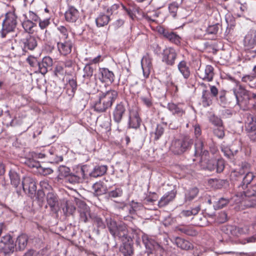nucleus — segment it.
<instances>
[{
	"mask_svg": "<svg viewBox=\"0 0 256 256\" xmlns=\"http://www.w3.org/2000/svg\"><path fill=\"white\" fill-rule=\"evenodd\" d=\"M244 44V48L246 50L252 49L256 46V30H250L246 35Z\"/></svg>",
	"mask_w": 256,
	"mask_h": 256,
	"instance_id": "nucleus-18",
	"label": "nucleus"
},
{
	"mask_svg": "<svg viewBox=\"0 0 256 256\" xmlns=\"http://www.w3.org/2000/svg\"><path fill=\"white\" fill-rule=\"evenodd\" d=\"M94 224L96 225L98 228L104 229L106 228V224L102 218L99 216H96L92 218Z\"/></svg>",
	"mask_w": 256,
	"mask_h": 256,
	"instance_id": "nucleus-49",
	"label": "nucleus"
},
{
	"mask_svg": "<svg viewBox=\"0 0 256 256\" xmlns=\"http://www.w3.org/2000/svg\"><path fill=\"white\" fill-rule=\"evenodd\" d=\"M237 200H234L235 203H240L244 208H256V198H250V196H245L242 192H238L236 194Z\"/></svg>",
	"mask_w": 256,
	"mask_h": 256,
	"instance_id": "nucleus-10",
	"label": "nucleus"
},
{
	"mask_svg": "<svg viewBox=\"0 0 256 256\" xmlns=\"http://www.w3.org/2000/svg\"><path fill=\"white\" fill-rule=\"evenodd\" d=\"M78 212L80 214V220L82 222H86L88 218H91L90 208L84 202L80 204Z\"/></svg>",
	"mask_w": 256,
	"mask_h": 256,
	"instance_id": "nucleus-22",
	"label": "nucleus"
},
{
	"mask_svg": "<svg viewBox=\"0 0 256 256\" xmlns=\"http://www.w3.org/2000/svg\"><path fill=\"white\" fill-rule=\"evenodd\" d=\"M194 143L193 140L188 136H184L180 138L173 140L170 150L174 154L180 155L189 150Z\"/></svg>",
	"mask_w": 256,
	"mask_h": 256,
	"instance_id": "nucleus-5",
	"label": "nucleus"
},
{
	"mask_svg": "<svg viewBox=\"0 0 256 256\" xmlns=\"http://www.w3.org/2000/svg\"><path fill=\"white\" fill-rule=\"evenodd\" d=\"M130 240L122 241L123 244L120 248V250L124 256H130L133 254L132 244L129 242Z\"/></svg>",
	"mask_w": 256,
	"mask_h": 256,
	"instance_id": "nucleus-38",
	"label": "nucleus"
},
{
	"mask_svg": "<svg viewBox=\"0 0 256 256\" xmlns=\"http://www.w3.org/2000/svg\"><path fill=\"white\" fill-rule=\"evenodd\" d=\"M234 94L236 100V104L240 108L245 110L249 103L250 96L249 91L246 90L241 85L238 90L234 89Z\"/></svg>",
	"mask_w": 256,
	"mask_h": 256,
	"instance_id": "nucleus-6",
	"label": "nucleus"
},
{
	"mask_svg": "<svg viewBox=\"0 0 256 256\" xmlns=\"http://www.w3.org/2000/svg\"><path fill=\"white\" fill-rule=\"evenodd\" d=\"M237 200V198L234 196L230 198H220L218 201L216 202L214 206L215 209H220L226 206L231 201L235 202L234 200Z\"/></svg>",
	"mask_w": 256,
	"mask_h": 256,
	"instance_id": "nucleus-36",
	"label": "nucleus"
},
{
	"mask_svg": "<svg viewBox=\"0 0 256 256\" xmlns=\"http://www.w3.org/2000/svg\"><path fill=\"white\" fill-rule=\"evenodd\" d=\"M107 222V227L110 234L115 238H118L121 241H128L131 240L128 236L127 226L122 222L119 224L112 220V218L106 219Z\"/></svg>",
	"mask_w": 256,
	"mask_h": 256,
	"instance_id": "nucleus-3",
	"label": "nucleus"
},
{
	"mask_svg": "<svg viewBox=\"0 0 256 256\" xmlns=\"http://www.w3.org/2000/svg\"><path fill=\"white\" fill-rule=\"evenodd\" d=\"M59 176L61 177H64L66 179L68 176L70 174V170L68 167L66 166H60L59 168Z\"/></svg>",
	"mask_w": 256,
	"mask_h": 256,
	"instance_id": "nucleus-56",
	"label": "nucleus"
},
{
	"mask_svg": "<svg viewBox=\"0 0 256 256\" xmlns=\"http://www.w3.org/2000/svg\"><path fill=\"white\" fill-rule=\"evenodd\" d=\"M214 98L206 90H204L202 92V102L204 107L209 106L212 103Z\"/></svg>",
	"mask_w": 256,
	"mask_h": 256,
	"instance_id": "nucleus-40",
	"label": "nucleus"
},
{
	"mask_svg": "<svg viewBox=\"0 0 256 256\" xmlns=\"http://www.w3.org/2000/svg\"><path fill=\"white\" fill-rule=\"evenodd\" d=\"M141 65L143 71L144 76L148 78L150 74L152 68L151 60L148 58H143L141 61Z\"/></svg>",
	"mask_w": 256,
	"mask_h": 256,
	"instance_id": "nucleus-31",
	"label": "nucleus"
},
{
	"mask_svg": "<svg viewBox=\"0 0 256 256\" xmlns=\"http://www.w3.org/2000/svg\"><path fill=\"white\" fill-rule=\"evenodd\" d=\"M57 29L62 34V38H63L64 40H66L68 38V32L67 28L63 26H60L58 27Z\"/></svg>",
	"mask_w": 256,
	"mask_h": 256,
	"instance_id": "nucleus-63",
	"label": "nucleus"
},
{
	"mask_svg": "<svg viewBox=\"0 0 256 256\" xmlns=\"http://www.w3.org/2000/svg\"><path fill=\"white\" fill-rule=\"evenodd\" d=\"M24 16L25 17V20L22 22V26L24 31L30 34H33L34 31V28L36 26V24L28 20L27 14H24Z\"/></svg>",
	"mask_w": 256,
	"mask_h": 256,
	"instance_id": "nucleus-32",
	"label": "nucleus"
},
{
	"mask_svg": "<svg viewBox=\"0 0 256 256\" xmlns=\"http://www.w3.org/2000/svg\"><path fill=\"white\" fill-rule=\"evenodd\" d=\"M178 69L184 80H187L190 78V70L186 60H182L178 64Z\"/></svg>",
	"mask_w": 256,
	"mask_h": 256,
	"instance_id": "nucleus-26",
	"label": "nucleus"
},
{
	"mask_svg": "<svg viewBox=\"0 0 256 256\" xmlns=\"http://www.w3.org/2000/svg\"><path fill=\"white\" fill-rule=\"evenodd\" d=\"M198 192V189L196 187L186 190L184 194V202H187L192 201L197 196Z\"/></svg>",
	"mask_w": 256,
	"mask_h": 256,
	"instance_id": "nucleus-34",
	"label": "nucleus"
},
{
	"mask_svg": "<svg viewBox=\"0 0 256 256\" xmlns=\"http://www.w3.org/2000/svg\"><path fill=\"white\" fill-rule=\"evenodd\" d=\"M0 246L4 253L8 254L14 251L15 244L12 236L10 234L2 236L0 240Z\"/></svg>",
	"mask_w": 256,
	"mask_h": 256,
	"instance_id": "nucleus-13",
	"label": "nucleus"
},
{
	"mask_svg": "<svg viewBox=\"0 0 256 256\" xmlns=\"http://www.w3.org/2000/svg\"><path fill=\"white\" fill-rule=\"evenodd\" d=\"M46 199L48 204L50 210L54 212H56L59 209L58 197L53 191L47 193Z\"/></svg>",
	"mask_w": 256,
	"mask_h": 256,
	"instance_id": "nucleus-17",
	"label": "nucleus"
},
{
	"mask_svg": "<svg viewBox=\"0 0 256 256\" xmlns=\"http://www.w3.org/2000/svg\"><path fill=\"white\" fill-rule=\"evenodd\" d=\"M244 170H242V166L239 170H232L230 174V178L232 180L240 181L244 174Z\"/></svg>",
	"mask_w": 256,
	"mask_h": 256,
	"instance_id": "nucleus-44",
	"label": "nucleus"
},
{
	"mask_svg": "<svg viewBox=\"0 0 256 256\" xmlns=\"http://www.w3.org/2000/svg\"><path fill=\"white\" fill-rule=\"evenodd\" d=\"M92 190L95 196H101L106 192V188L102 182H98L94 183L92 186Z\"/></svg>",
	"mask_w": 256,
	"mask_h": 256,
	"instance_id": "nucleus-35",
	"label": "nucleus"
},
{
	"mask_svg": "<svg viewBox=\"0 0 256 256\" xmlns=\"http://www.w3.org/2000/svg\"><path fill=\"white\" fill-rule=\"evenodd\" d=\"M250 165L247 163L242 164V170H244V174L243 175L240 184H238V192L244 190L248 188V186L254 179V176L252 172H249Z\"/></svg>",
	"mask_w": 256,
	"mask_h": 256,
	"instance_id": "nucleus-8",
	"label": "nucleus"
},
{
	"mask_svg": "<svg viewBox=\"0 0 256 256\" xmlns=\"http://www.w3.org/2000/svg\"><path fill=\"white\" fill-rule=\"evenodd\" d=\"M142 120L138 112H132L129 116V128L137 129L140 128Z\"/></svg>",
	"mask_w": 256,
	"mask_h": 256,
	"instance_id": "nucleus-27",
	"label": "nucleus"
},
{
	"mask_svg": "<svg viewBox=\"0 0 256 256\" xmlns=\"http://www.w3.org/2000/svg\"><path fill=\"white\" fill-rule=\"evenodd\" d=\"M240 149V144H238V146H236V144H232L230 147H224L222 148V152L224 153V155L230 159H232L234 156L237 154L238 150Z\"/></svg>",
	"mask_w": 256,
	"mask_h": 256,
	"instance_id": "nucleus-28",
	"label": "nucleus"
},
{
	"mask_svg": "<svg viewBox=\"0 0 256 256\" xmlns=\"http://www.w3.org/2000/svg\"><path fill=\"white\" fill-rule=\"evenodd\" d=\"M255 78H256V72H252L250 74L244 76L242 78V81L244 82L248 83L252 82Z\"/></svg>",
	"mask_w": 256,
	"mask_h": 256,
	"instance_id": "nucleus-62",
	"label": "nucleus"
},
{
	"mask_svg": "<svg viewBox=\"0 0 256 256\" xmlns=\"http://www.w3.org/2000/svg\"><path fill=\"white\" fill-rule=\"evenodd\" d=\"M214 134L218 138H222L224 136V128L223 126H217L214 130Z\"/></svg>",
	"mask_w": 256,
	"mask_h": 256,
	"instance_id": "nucleus-58",
	"label": "nucleus"
},
{
	"mask_svg": "<svg viewBox=\"0 0 256 256\" xmlns=\"http://www.w3.org/2000/svg\"><path fill=\"white\" fill-rule=\"evenodd\" d=\"M38 22V26L42 30H45L44 34H46L48 32V30H46V28L50 24V19L46 18L43 20L40 19Z\"/></svg>",
	"mask_w": 256,
	"mask_h": 256,
	"instance_id": "nucleus-54",
	"label": "nucleus"
},
{
	"mask_svg": "<svg viewBox=\"0 0 256 256\" xmlns=\"http://www.w3.org/2000/svg\"><path fill=\"white\" fill-rule=\"evenodd\" d=\"M167 108L172 114L176 115L178 116H182L185 114V110L180 106V104L170 102L167 105Z\"/></svg>",
	"mask_w": 256,
	"mask_h": 256,
	"instance_id": "nucleus-30",
	"label": "nucleus"
},
{
	"mask_svg": "<svg viewBox=\"0 0 256 256\" xmlns=\"http://www.w3.org/2000/svg\"><path fill=\"white\" fill-rule=\"evenodd\" d=\"M146 92V95L144 96H142L140 97V100L143 102V103L148 107H150L152 104V98L150 96V94L148 92Z\"/></svg>",
	"mask_w": 256,
	"mask_h": 256,
	"instance_id": "nucleus-53",
	"label": "nucleus"
},
{
	"mask_svg": "<svg viewBox=\"0 0 256 256\" xmlns=\"http://www.w3.org/2000/svg\"><path fill=\"white\" fill-rule=\"evenodd\" d=\"M214 68L211 65H207L204 70L198 69V75L201 79L207 81L212 80L214 76Z\"/></svg>",
	"mask_w": 256,
	"mask_h": 256,
	"instance_id": "nucleus-19",
	"label": "nucleus"
},
{
	"mask_svg": "<svg viewBox=\"0 0 256 256\" xmlns=\"http://www.w3.org/2000/svg\"><path fill=\"white\" fill-rule=\"evenodd\" d=\"M25 164L30 168H38L40 167V164L34 158H28L26 160Z\"/></svg>",
	"mask_w": 256,
	"mask_h": 256,
	"instance_id": "nucleus-59",
	"label": "nucleus"
},
{
	"mask_svg": "<svg viewBox=\"0 0 256 256\" xmlns=\"http://www.w3.org/2000/svg\"><path fill=\"white\" fill-rule=\"evenodd\" d=\"M209 120L210 122L216 127L223 126L222 120L214 114L211 116Z\"/></svg>",
	"mask_w": 256,
	"mask_h": 256,
	"instance_id": "nucleus-60",
	"label": "nucleus"
},
{
	"mask_svg": "<svg viewBox=\"0 0 256 256\" xmlns=\"http://www.w3.org/2000/svg\"><path fill=\"white\" fill-rule=\"evenodd\" d=\"M27 16L28 18V20H30V21L35 23L38 22L40 19L36 12L32 10H30L28 12Z\"/></svg>",
	"mask_w": 256,
	"mask_h": 256,
	"instance_id": "nucleus-55",
	"label": "nucleus"
},
{
	"mask_svg": "<svg viewBox=\"0 0 256 256\" xmlns=\"http://www.w3.org/2000/svg\"><path fill=\"white\" fill-rule=\"evenodd\" d=\"M176 194V192L174 190H172L166 192L158 201V207L162 208L168 205L170 202L172 201L174 199Z\"/></svg>",
	"mask_w": 256,
	"mask_h": 256,
	"instance_id": "nucleus-24",
	"label": "nucleus"
},
{
	"mask_svg": "<svg viewBox=\"0 0 256 256\" xmlns=\"http://www.w3.org/2000/svg\"><path fill=\"white\" fill-rule=\"evenodd\" d=\"M79 11L74 6L68 4V8L64 12L65 20L70 23L76 22L80 18Z\"/></svg>",
	"mask_w": 256,
	"mask_h": 256,
	"instance_id": "nucleus-16",
	"label": "nucleus"
},
{
	"mask_svg": "<svg viewBox=\"0 0 256 256\" xmlns=\"http://www.w3.org/2000/svg\"><path fill=\"white\" fill-rule=\"evenodd\" d=\"M177 57L176 50L172 48H167L164 50L162 53V61L166 65L172 66L175 64Z\"/></svg>",
	"mask_w": 256,
	"mask_h": 256,
	"instance_id": "nucleus-12",
	"label": "nucleus"
},
{
	"mask_svg": "<svg viewBox=\"0 0 256 256\" xmlns=\"http://www.w3.org/2000/svg\"><path fill=\"white\" fill-rule=\"evenodd\" d=\"M28 241V236L25 234L20 235L16 240L15 246H18L20 250H24L27 246Z\"/></svg>",
	"mask_w": 256,
	"mask_h": 256,
	"instance_id": "nucleus-37",
	"label": "nucleus"
},
{
	"mask_svg": "<svg viewBox=\"0 0 256 256\" xmlns=\"http://www.w3.org/2000/svg\"><path fill=\"white\" fill-rule=\"evenodd\" d=\"M68 86H70V88H68V93L70 96H73L77 89L78 86L76 80L74 78L70 80L68 83Z\"/></svg>",
	"mask_w": 256,
	"mask_h": 256,
	"instance_id": "nucleus-48",
	"label": "nucleus"
},
{
	"mask_svg": "<svg viewBox=\"0 0 256 256\" xmlns=\"http://www.w3.org/2000/svg\"><path fill=\"white\" fill-rule=\"evenodd\" d=\"M179 5L176 2H173L168 6V10L170 14L174 18L176 16V13Z\"/></svg>",
	"mask_w": 256,
	"mask_h": 256,
	"instance_id": "nucleus-51",
	"label": "nucleus"
},
{
	"mask_svg": "<svg viewBox=\"0 0 256 256\" xmlns=\"http://www.w3.org/2000/svg\"><path fill=\"white\" fill-rule=\"evenodd\" d=\"M99 71L102 75V78L100 80L102 82L112 83L114 82V74L108 68H100Z\"/></svg>",
	"mask_w": 256,
	"mask_h": 256,
	"instance_id": "nucleus-23",
	"label": "nucleus"
},
{
	"mask_svg": "<svg viewBox=\"0 0 256 256\" xmlns=\"http://www.w3.org/2000/svg\"><path fill=\"white\" fill-rule=\"evenodd\" d=\"M108 194L110 198L120 197L122 194V190L121 188H116L115 190L110 191Z\"/></svg>",
	"mask_w": 256,
	"mask_h": 256,
	"instance_id": "nucleus-61",
	"label": "nucleus"
},
{
	"mask_svg": "<svg viewBox=\"0 0 256 256\" xmlns=\"http://www.w3.org/2000/svg\"><path fill=\"white\" fill-rule=\"evenodd\" d=\"M164 128L162 124H158L155 131L152 133L154 134V140H158L163 134Z\"/></svg>",
	"mask_w": 256,
	"mask_h": 256,
	"instance_id": "nucleus-50",
	"label": "nucleus"
},
{
	"mask_svg": "<svg viewBox=\"0 0 256 256\" xmlns=\"http://www.w3.org/2000/svg\"><path fill=\"white\" fill-rule=\"evenodd\" d=\"M238 227L236 226L229 225L224 228V230L230 236L238 237Z\"/></svg>",
	"mask_w": 256,
	"mask_h": 256,
	"instance_id": "nucleus-47",
	"label": "nucleus"
},
{
	"mask_svg": "<svg viewBox=\"0 0 256 256\" xmlns=\"http://www.w3.org/2000/svg\"><path fill=\"white\" fill-rule=\"evenodd\" d=\"M200 210V205L192 208L190 210H183L180 212L181 216L188 217L192 216L197 214Z\"/></svg>",
	"mask_w": 256,
	"mask_h": 256,
	"instance_id": "nucleus-45",
	"label": "nucleus"
},
{
	"mask_svg": "<svg viewBox=\"0 0 256 256\" xmlns=\"http://www.w3.org/2000/svg\"><path fill=\"white\" fill-rule=\"evenodd\" d=\"M9 176L11 184L17 188L20 184V178L18 173L14 170L11 169L9 172Z\"/></svg>",
	"mask_w": 256,
	"mask_h": 256,
	"instance_id": "nucleus-39",
	"label": "nucleus"
},
{
	"mask_svg": "<svg viewBox=\"0 0 256 256\" xmlns=\"http://www.w3.org/2000/svg\"><path fill=\"white\" fill-rule=\"evenodd\" d=\"M110 20L109 15L100 13L96 19V22L98 27L104 26L108 24Z\"/></svg>",
	"mask_w": 256,
	"mask_h": 256,
	"instance_id": "nucleus-41",
	"label": "nucleus"
},
{
	"mask_svg": "<svg viewBox=\"0 0 256 256\" xmlns=\"http://www.w3.org/2000/svg\"><path fill=\"white\" fill-rule=\"evenodd\" d=\"M72 43L71 40H64L63 42H58L57 46L59 52L64 56H66L70 53Z\"/></svg>",
	"mask_w": 256,
	"mask_h": 256,
	"instance_id": "nucleus-25",
	"label": "nucleus"
},
{
	"mask_svg": "<svg viewBox=\"0 0 256 256\" xmlns=\"http://www.w3.org/2000/svg\"><path fill=\"white\" fill-rule=\"evenodd\" d=\"M195 156H200L201 166L202 168L210 172L216 168V160L211 158L207 150L206 142L202 139H198L194 144Z\"/></svg>",
	"mask_w": 256,
	"mask_h": 256,
	"instance_id": "nucleus-1",
	"label": "nucleus"
},
{
	"mask_svg": "<svg viewBox=\"0 0 256 256\" xmlns=\"http://www.w3.org/2000/svg\"><path fill=\"white\" fill-rule=\"evenodd\" d=\"M17 24L18 16L16 13V10L12 8L5 14L2 21V28L0 32L1 36L5 38L8 34L14 32Z\"/></svg>",
	"mask_w": 256,
	"mask_h": 256,
	"instance_id": "nucleus-4",
	"label": "nucleus"
},
{
	"mask_svg": "<svg viewBox=\"0 0 256 256\" xmlns=\"http://www.w3.org/2000/svg\"><path fill=\"white\" fill-rule=\"evenodd\" d=\"M22 184L23 190L26 193L28 194L32 198L35 196L36 191V186L33 178L29 176L24 178Z\"/></svg>",
	"mask_w": 256,
	"mask_h": 256,
	"instance_id": "nucleus-11",
	"label": "nucleus"
},
{
	"mask_svg": "<svg viewBox=\"0 0 256 256\" xmlns=\"http://www.w3.org/2000/svg\"><path fill=\"white\" fill-rule=\"evenodd\" d=\"M55 73L56 75L61 74L62 75L66 73L64 70V66L62 62H60L56 66Z\"/></svg>",
	"mask_w": 256,
	"mask_h": 256,
	"instance_id": "nucleus-64",
	"label": "nucleus"
},
{
	"mask_svg": "<svg viewBox=\"0 0 256 256\" xmlns=\"http://www.w3.org/2000/svg\"><path fill=\"white\" fill-rule=\"evenodd\" d=\"M162 34L164 38L176 44L180 43V37L176 33L163 29Z\"/></svg>",
	"mask_w": 256,
	"mask_h": 256,
	"instance_id": "nucleus-33",
	"label": "nucleus"
},
{
	"mask_svg": "<svg viewBox=\"0 0 256 256\" xmlns=\"http://www.w3.org/2000/svg\"><path fill=\"white\" fill-rule=\"evenodd\" d=\"M218 24H215L210 26L206 30V34H216L219 29Z\"/></svg>",
	"mask_w": 256,
	"mask_h": 256,
	"instance_id": "nucleus-57",
	"label": "nucleus"
},
{
	"mask_svg": "<svg viewBox=\"0 0 256 256\" xmlns=\"http://www.w3.org/2000/svg\"><path fill=\"white\" fill-rule=\"evenodd\" d=\"M245 127L248 134L250 138L252 140L256 139V118L250 114H246Z\"/></svg>",
	"mask_w": 256,
	"mask_h": 256,
	"instance_id": "nucleus-9",
	"label": "nucleus"
},
{
	"mask_svg": "<svg viewBox=\"0 0 256 256\" xmlns=\"http://www.w3.org/2000/svg\"><path fill=\"white\" fill-rule=\"evenodd\" d=\"M118 96L116 90H110L99 96L94 105V110L98 112H106L110 108Z\"/></svg>",
	"mask_w": 256,
	"mask_h": 256,
	"instance_id": "nucleus-2",
	"label": "nucleus"
},
{
	"mask_svg": "<svg viewBox=\"0 0 256 256\" xmlns=\"http://www.w3.org/2000/svg\"><path fill=\"white\" fill-rule=\"evenodd\" d=\"M245 196H256V184L252 186L246 190L242 192Z\"/></svg>",
	"mask_w": 256,
	"mask_h": 256,
	"instance_id": "nucleus-52",
	"label": "nucleus"
},
{
	"mask_svg": "<svg viewBox=\"0 0 256 256\" xmlns=\"http://www.w3.org/2000/svg\"><path fill=\"white\" fill-rule=\"evenodd\" d=\"M88 166L84 165L78 167L74 172L70 173L66 178V180L71 184H76L82 182L88 175Z\"/></svg>",
	"mask_w": 256,
	"mask_h": 256,
	"instance_id": "nucleus-7",
	"label": "nucleus"
},
{
	"mask_svg": "<svg viewBox=\"0 0 256 256\" xmlns=\"http://www.w3.org/2000/svg\"><path fill=\"white\" fill-rule=\"evenodd\" d=\"M226 92L224 90H220L218 96L216 98L220 106L226 107L229 104V102L226 96Z\"/></svg>",
	"mask_w": 256,
	"mask_h": 256,
	"instance_id": "nucleus-43",
	"label": "nucleus"
},
{
	"mask_svg": "<svg viewBox=\"0 0 256 256\" xmlns=\"http://www.w3.org/2000/svg\"><path fill=\"white\" fill-rule=\"evenodd\" d=\"M53 60L52 58L49 56L44 57L42 61L38 62V68L39 72L44 75L50 69L52 66Z\"/></svg>",
	"mask_w": 256,
	"mask_h": 256,
	"instance_id": "nucleus-20",
	"label": "nucleus"
},
{
	"mask_svg": "<svg viewBox=\"0 0 256 256\" xmlns=\"http://www.w3.org/2000/svg\"><path fill=\"white\" fill-rule=\"evenodd\" d=\"M22 42L23 44L22 49L25 52L34 50L38 45L36 38L30 35L23 38Z\"/></svg>",
	"mask_w": 256,
	"mask_h": 256,
	"instance_id": "nucleus-21",
	"label": "nucleus"
},
{
	"mask_svg": "<svg viewBox=\"0 0 256 256\" xmlns=\"http://www.w3.org/2000/svg\"><path fill=\"white\" fill-rule=\"evenodd\" d=\"M178 231L190 236H196L198 234V232L192 228L188 226H180L178 227Z\"/></svg>",
	"mask_w": 256,
	"mask_h": 256,
	"instance_id": "nucleus-46",
	"label": "nucleus"
},
{
	"mask_svg": "<svg viewBox=\"0 0 256 256\" xmlns=\"http://www.w3.org/2000/svg\"><path fill=\"white\" fill-rule=\"evenodd\" d=\"M126 112V107L123 102L118 104L112 111V118L115 122L119 124Z\"/></svg>",
	"mask_w": 256,
	"mask_h": 256,
	"instance_id": "nucleus-14",
	"label": "nucleus"
},
{
	"mask_svg": "<svg viewBox=\"0 0 256 256\" xmlns=\"http://www.w3.org/2000/svg\"><path fill=\"white\" fill-rule=\"evenodd\" d=\"M142 238L146 248L149 250L150 252L152 250H158L160 248V244L152 236L143 234Z\"/></svg>",
	"mask_w": 256,
	"mask_h": 256,
	"instance_id": "nucleus-15",
	"label": "nucleus"
},
{
	"mask_svg": "<svg viewBox=\"0 0 256 256\" xmlns=\"http://www.w3.org/2000/svg\"><path fill=\"white\" fill-rule=\"evenodd\" d=\"M108 166L106 165L96 166L92 171L88 173L90 177L98 178L104 176L107 172Z\"/></svg>",
	"mask_w": 256,
	"mask_h": 256,
	"instance_id": "nucleus-29",
	"label": "nucleus"
},
{
	"mask_svg": "<svg viewBox=\"0 0 256 256\" xmlns=\"http://www.w3.org/2000/svg\"><path fill=\"white\" fill-rule=\"evenodd\" d=\"M176 244L177 246L182 250H188L192 248V244L188 241L178 237L176 238Z\"/></svg>",
	"mask_w": 256,
	"mask_h": 256,
	"instance_id": "nucleus-42",
	"label": "nucleus"
}]
</instances>
